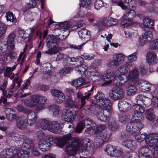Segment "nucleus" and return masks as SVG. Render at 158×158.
Listing matches in <instances>:
<instances>
[{"label":"nucleus","instance_id":"nucleus-1","mask_svg":"<svg viewBox=\"0 0 158 158\" xmlns=\"http://www.w3.org/2000/svg\"><path fill=\"white\" fill-rule=\"evenodd\" d=\"M33 147L32 140L27 138L23 143L20 150L15 147H11L8 149H5L1 152L2 157L6 158H28L29 151Z\"/></svg>","mask_w":158,"mask_h":158},{"label":"nucleus","instance_id":"nucleus-2","mask_svg":"<svg viewBox=\"0 0 158 158\" xmlns=\"http://www.w3.org/2000/svg\"><path fill=\"white\" fill-rule=\"evenodd\" d=\"M70 134H68L59 138L57 140V145L60 147L64 146L67 142L65 148V152L70 156H73L77 150L76 146L78 144L79 139L76 138L71 139Z\"/></svg>","mask_w":158,"mask_h":158},{"label":"nucleus","instance_id":"nucleus-3","mask_svg":"<svg viewBox=\"0 0 158 158\" xmlns=\"http://www.w3.org/2000/svg\"><path fill=\"white\" fill-rule=\"evenodd\" d=\"M143 113L134 112L132 114L133 120L127 123L126 129L130 133H134L139 131L143 127V124L140 122L144 119Z\"/></svg>","mask_w":158,"mask_h":158},{"label":"nucleus","instance_id":"nucleus-4","mask_svg":"<svg viewBox=\"0 0 158 158\" xmlns=\"http://www.w3.org/2000/svg\"><path fill=\"white\" fill-rule=\"evenodd\" d=\"M125 91L124 90L118 87H115L111 89L109 93V96L113 100H117L124 98Z\"/></svg>","mask_w":158,"mask_h":158},{"label":"nucleus","instance_id":"nucleus-5","mask_svg":"<svg viewBox=\"0 0 158 158\" xmlns=\"http://www.w3.org/2000/svg\"><path fill=\"white\" fill-rule=\"evenodd\" d=\"M95 126V123L93 120L89 118H86L83 121H80L79 123L76 127V131L77 132H81L84 127L86 126L91 127L92 130L94 131Z\"/></svg>","mask_w":158,"mask_h":158},{"label":"nucleus","instance_id":"nucleus-6","mask_svg":"<svg viewBox=\"0 0 158 158\" xmlns=\"http://www.w3.org/2000/svg\"><path fill=\"white\" fill-rule=\"evenodd\" d=\"M107 154L111 157H118L123 154L122 150L120 149L117 150L115 147L108 144L105 149Z\"/></svg>","mask_w":158,"mask_h":158},{"label":"nucleus","instance_id":"nucleus-7","mask_svg":"<svg viewBox=\"0 0 158 158\" xmlns=\"http://www.w3.org/2000/svg\"><path fill=\"white\" fill-rule=\"evenodd\" d=\"M63 127V123L60 121H56L52 122L49 124L48 130L55 133H59Z\"/></svg>","mask_w":158,"mask_h":158},{"label":"nucleus","instance_id":"nucleus-8","mask_svg":"<svg viewBox=\"0 0 158 158\" xmlns=\"http://www.w3.org/2000/svg\"><path fill=\"white\" fill-rule=\"evenodd\" d=\"M125 58V56L123 54H117L114 55L113 57V60L111 61L107 64V66L110 67L114 66H118L122 61H123Z\"/></svg>","mask_w":158,"mask_h":158},{"label":"nucleus","instance_id":"nucleus-9","mask_svg":"<svg viewBox=\"0 0 158 158\" xmlns=\"http://www.w3.org/2000/svg\"><path fill=\"white\" fill-rule=\"evenodd\" d=\"M152 38V34L151 31L147 30L140 36L139 39V44L143 45L148 42L150 41Z\"/></svg>","mask_w":158,"mask_h":158},{"label":"nucleus","instance_id":"nucleus-10","mask_svg":"<svg viewBox=\"0 0 158 158\" xmlns=\"http://www.w3.org/2000/svg\"><path fill=\"white\" fill-rule=\"evenodd\" d=\"M158 142V135L156 133H152L146 135L145 143L149 146H151L157 144Z\"/></svg>","mask_w":158,"mask_h":158},{"label":"nucleus","instance_id":"nucleus-11","mask_svg":"<svg viewBox=\"0 0 158 158\" xmlns=\"http://www.w3.org/2000/svg\"><path fill=\"white\" fill-rule=\"evenodd\" d=\"M38 95H33L30 98V101L28 99L25 100L24 103L26 105L29 107L36 106L37 107L39 104Z\"/></svg>","mask_w":158,"mask_h":158},{"label":"nucleus","instance_id":"nucleus-12","mask_svg":"<svg viewBox=\"0 0 158 158\" xmlns=\"http://www.w3.org/2000/svg\"><path fill=\"white\" fill-rule=\"evenodd\" d=\"M60 26V29L61 30V31L63 33V39H65L69 34L70 30L69 28L71 27V25L69 22H65L61 23Z\"/></svg>","mask_w":158,"mask_h":158},{"label":"nucleus","instance_id":"nucleus-13","mask_svg":"<svg viewBox=\"0 0 158 158\" xmlns=\"http://www.w3.org/2000/svg\"><path fill=\"white\" fill-rule=\"evenodd\" d=\"M149 146H143L139 149L138 156L139 158H151L149 152H151Z\"/></svg>","mask_w":158,"mask_h":158},{"label":"nucleus","instance_id":"nucleus-14","mask_svg":"<svg viewBox=\"0 0 158 158\" xmlns=\"http://www.w3.org/2000/svg\"><path fill=\"white\" fill-rule=\"evenodd\" d=\"M132 64L131 62H127L124 63L123 64L119 67L118 69L115 71V73H118L121 75L126 74L130 71V68L128 66H131Z\"/></svg>","mask_w":158,"mask_h":158},{"label":"nucleus","instance_id":"nucleus-15","mask_svg":"<svg viewBox=\"0 0 158 158\" xmlns=\"http://www.w3.org/2000/svg\"><path fill=\"white\" fill-rule=\"evenodd\" d=\"M106 137L107 135L105 132L98 134L94 139V144H96L97 147L101 146L106 141Z\"/></svg>","mask_w":158,"mask_h":158},{"label":"nucleus","instance_id":"nucleus-16","mask_svg":"<svg viewBox=\"0 0 158 158\" xmlns=\"http://www.w3.org/2000/svg\"><path fill=\"white\" fill-rule=\"evenodd\" d=\"M27 114V124L30 126L34 124L37 119L35 112L28 110L26 113Z\"/></svg>","mask_w":158,"mask_h":158},{"label":"nucleus","instance_id":"nucleus-17","mask_svg":"<svg viewBox=\"0 0 158 158\" xmlns=\"http://www.w3.org/2000/svg\"><path fill=\"white\" fill-rule=\"evenodd\" d=\"M51 143L44 139H41L39 142V148L42 151L45 152L49 149Z\"/></svg>","mask_w":158,"mask_h":158},{"label":"nucleus","instance_id":"nucleus-18","mask_svg":"<svg viewBox=\"0 0 158 158\" xmlns=\"http://www.w3.org/2000/svg\"><path fill=\"white\" fill-rule=\"evenodd\" d=\"M135 100L137 103H142L145 106L149 105L151 102L150 98L141 94H139L136 96Z\"/></svg>","mask_w":158,"mask_h":158},{"label":"nucleus","instance_id":"nucleus-19","mask_svg":"<svg viewBox=\"0 0 158 158\" xmlns=\"http://www.w3.org/2000/svg\"><path fill=\"white\" fill-rule=\"evenodd\" d=\"M118 105L119 110L123 111L129 110L131 107V105L130 104L124 101H119Z\"/></svg>","mask_w":158,"mask_h":158},{"label":"nucleus","instance_id":"nucleus-20","mask_svg":"<svg viewBox=\"0 0 158 158\" xmlns=\"http://www.w3.org/2000/svg\"><path fill=\"white\" fill-rule=\"evenodd\" d=\"M139 89L142 92H145L150 90L151 87L150 84L148 81L144 80H141L140 85L139 86Z\"/></svg>","mask_w":158,"mask_h":158},{"label":"nucleus","instance_id":"nucleus-21","mask_svg":"<svg viewBox=\"0 0 158 158\" xmlns=\"http://www.w3.org/2000/svg\"><path fill=\"white\" fill-rule=\"evenodd\" d=\"M142 24V27L144 29L148 28L152 29L154 28V22L150 19L144 18L143 20ZM144 30H145V29Z\"/></svg>","mask_w":158,"mask_h":158},{"label":"nucleus","instance_id":"nucleus-22","mask_svg":"<svg viewBox=\"0 0 158 158\" xmlns=\"http://www.w3.org/2000/svg\"><path fill=\"white\" fill-rule=\"evenodd\" d=\"M147 62L148 63H155L158 61L156 55L153 52H148L146 55Z\"/></svg>","mask_w":158,"mask_h":158},{"label":"nucleus","instance_id":"nucleus-23","mask_svg":"<svg viewBox=\"0 0 158 158\" xmlns=\"http://www.w3.org/2000/svg\"><path fill=\"white\" fill-rule=\"evenodd\" d=\"M78 34L81 39H84L85 40H87L90 37L89 32L85 28V27H83L78 31Z\"/></svg>","mask_w":158,"mask_h":158},{"label":"nucleus","instance_id":"nucleus-24","mask_svg":"<svg viewBox=\"0 0 158 158\" xmlns=\"http://www.w3.org/2000/svg\"><path fill=\"white\" fill-rule=\"evenodd\" d=\"M38 96L39 104L35 110L37 111H40L44 109V104L46 102L47 100V98L45 96L41 95H39Z\"/></svg>","mask_w":158,"mask_h":158},{"label":"nucleus","instance_id":"nucleus-25","mask_svg":"<svg viewBox=\"0 0 158 158\" xmlns=\"http://www.w3.org/2000/svg\"><path fill=\"white\" fill-rule=\"evenodd\" d=\"M75 117V114H73V112L69 109L66 110L65 114L63 116L65 121L69 122L73 121Z\"/></svg>","mask_w":158,"mask_h":158},{"label":"nucleus","instance_id":"nucleus-26","mask_svg":"<svg viewBox=\"0 0 158 158\" xmlns=\"http://www.w3.org/2000/svg\"><path fill=\"white\" fill-rule=\"evenodd\" d=\"M123 145L131 150H133L136 147V143L135 141L132 140H125L123 142Z\"/></svg>","mask_w":158,"mask_h":158},{"label":"nucleus","instance_id":"nucleus-27","mask_svg":"<svg viewBox=\"0 0 158 158\" xmlns=\"http://www.w3.org/2000/svg\"><path fill=\"white\" fill-rule=\"evenodd\" d=\"M49 124L48 121L44 119L40 120L37 124V127L44 130L47 129L48 130V127Z\"/></svg>","mask_w":158,"mask_h":158},{"label":"nucleus","instance_id":"nucleus-28","mask_svg":"<svg viewBox=\"0 0 158 158\" xmlns=\"http://www.w3.org/2000/svg\"><path fill=\"white\" fill-rule=\"evenodd\" d=\"M144 115L146 118L149 121H152L155 117L154 110L152 108L146 110L145 111Z\"/></svg>","mask_w":158,"mask_h":158},{"label":"nucleus","instance_id":"nucleus-29","mask_svg":"<svg viewBox=\"0 0 158 158\" xmlns=\"http://www.w3.org/2000/svg\"><path fill=\"white\" fill-rule=\"evenodd\" d=\"M15 37V34L13 33H11L7 37L6 44L12 50L14 48V40Z\"/></svg>","mask_w":158,"mask_h":158},{"label":"nucleus","instance_id":"nucleus-30","mask_svg":"<svg viewBox=\"0 0 158 158\" xmlns=\"http://www.w3.org/2000/svg\"><path fill=\"white\" fill-rule=\"evenodd\" d=\"M104 26H110L116 24L118 23L117 19L110 18H105L102 20Z\"/></svg>","mask_w":158,"mask_h":158},{"label":"nucleus","instance_id":"nucleus-31","mask_svg":"<svg viewBox=\"0 0 158 158\" xmlns=\"http://www.w3.org/2000/svg\"><path fill=\"white\" fill-rule=\"evenodd\" d=\"M89 86H91L92 88L90 90H89V91L88 92L85 93V96L84 97L83 99H82V100H81V105L80 106L78 107V110H77V111L79 110H81L82 108L85 105L86 103V102L85 101V99H88L91 95V94L90 92H91L93 91L94 88V86L92 84L90 85Z\"/></svg>","mask_w":158,"mask_h":158},{"label":"nucleus","instance_id":"nucleus-32","mask_svg":"<svg viewBox=\"0 0 158 158\" xmlns=\"http://www.w3.org/2000/svg\"><path fill=\"white\" fill-rule=\"evenodd\" d=\"M62 47L55 45L45 51V53L50 55L54 54L57 53L59 51L62 50Z\"/></svg>","mask_w":158,"mask_h":158},{"label":"nucleus","instance_id":"nucleus-33","mask_svg":"<svg viewBox=\"0 0 158 158\" xmlns=\"http://www.w3.org/2000/svg\"><path fill=\"white\" fill-rule=\"evenodd\" d=\"M139 75V72L136 69L131 70L127 77L126 76L127 80H133V79L138 78Z\"/></svg>","mask_w":158,"mask_h":158},{"label":"nucleus","instance_id":"nucleus-34","mask_svg":"<svg viewBox=\"0 0 158 158\" xmlns=\"http://www.w3.org/2000/svg\"><path fill=\"white\" fill-rule=\"evenodd\" d=\"M104 94L102 92H99L94 97V99L93 101L94 103L98 106V104H100L102 100L104 99Z\"/></svg>","mask_w":158,"mask_h":158},{"label":"nucleus","instance_id":"nucleus-35","mask_svg":"<svg viewBox=\"0 0 158 158\" xmlns=\"http://www.w3.org/2000/svg\"><path fill=\"white\" fill-rule=\"evenodd\" d=\"M102 100L100 104H98V106L101 107L103 106L104 108H111L112 103L110 100L106 98H104Z\"/></svg>","mask_w":158,"mask_h":158},{"label":"nucleus","instance_id":"nucleus-36","mask_svg":"<svg viewBox=\"0 0 158 158\" xmlns=\"http://www.w3.org/2000/svg\"><path fill=\"white\" fill-rule=\"evenodd\" d=\"M121 75V74H120V73L119 74V73H115V72L114 74V77L115 79V80L114 81V82L116 85H118L119 86H121L124 85V84L122 82L120 83L119 82V83H118L117 82H116V81L117 80H119L120 81L123 80L124 78Z\"/></svg>","mask_w":158,"mask_h":158},{"label":"nucleus","instance_id":"nucleus-37","mask_svg":"<svg viewBox=\"0 0 158 158\" xmlns=\"http://www.w3.org/2000/svg\"><path fill=\"white\" fill-rule=\"evenodd\" d=\"M108 127L111 131H116L118 129V127L116 122L114 120L110 121L108 122Z\"/></svg>","mask_w":158,"mask_h":158},{"label":"nucleus","instance_id":"nucleus-38","mask_svg":"<svg viewBox=\"0 0 158 158\" xmlns=\"http://www.w3.org/2000/svg\"><path fill=\"white\" fill-rule=\"evenodd\" d=\"M7 118L11 120L15 119L16 118L15 114H13V110L10 108H7L5 110Z\"/></svg>","mask_w":158,"mask_h":158},{"label":"nucleus","instance_id":"nucleus-39","mask_svg":"<svg viewBox=\"0 0 158 158\" xmlns=\"http://www.w3.org/2000/svg\"><path fill=\"white\" fill-rule=\"evenodd\" d=\"M132 109L134 112L143 113L144 111V107L139 103L135 104L133 105Z\"/></svg>","mask_w":158,"mask_h":158},{"label":"nucleus","instance_id":"nucleus-40","mask_svg":"<svg viewBox=\"0 0 158 158\" xmlns=\"http://www.w3.org/2000/svg\"><path fill=\"white\" fill-rule=\"evenodd\" d=\"M48 109L49 111L52 112L54 116L58 115L59 112V107L58 106L55 105H50L48 106Z\"/></svg>","mask_w":158,"mask_h":158},{"label":"nucleus","instance_id":"nucleus-41","mask_svg":"<svg viewBox=\"0 0 158 158\" xmlns=\"http://www.w3.org/2000/svg\"><path fill=\"white\" fill-rule=\"evenodd\" d=\"M87 65L85 63H83L80 65H77L76 66V70L80 74H83L87 69Z\"/></svg>","mask_w":158,"mask_h":158},{"label":"nucleus","instance_id":"nucleus-42","mask_svg":"<svg viewBox=\"0 0 158 158\" xmlns=\"http://www.w3.org/2000/svg\"><path fill=\"white\" fill-rule=\"evenodd\" d=\"M1 91L2 92L3 96L1 97L0 99V104L2 102L5 106H8L9 103L7 102V99L6 97L7 94V91L5 90Z\"/></svg>","mask_w":158,"mask_h":158},{"label":"nucleus","instance_id":"nucleus-43","mask_svg":"<svg viewBox=\"0 0 158 158\" xmlns=\"http://www.w3.org/2000/svg\"><path fill=\"white\" fill-rule=\"evenodd\" d=\"M136 15L134 11L131 10H126L125 14L123 16V18L125 17H128V18L131 19L134 18Z\"/></svg>","mask_w":158,"mask_h":158},{"label":"nucleus","instance_id":"nucleus-44","mask_svg":"<svg viewBox=\"0 0 158 158\" xmlns=\"http://www.w3.org/2000/svg\"><path fill=\"white\" fill-rule=\"evenodd\" d=\"M46 40L48 46L54 43L55 44L57 42L56 38L55 37L51 35H48Z\"/></svg>","mask_w":158,"mask_h":158},{"label":"nucleus","instance_id":"nucleus-45","mask_svg":"<svg viewBox=\"0 0 158 158\" xmlns=\"http://www.w3.org/2000/svg\"><path fill=\"white\" fill-rule=\"evenodd\" d=\"M16 123L17 127L20 129H23L26 127V123L23 119L18 118Z\"/></svg>","mask_w":158,"mask_h":158},{"label":"nucleus","instance_id":"nucleus-46","mask_svg":"<svg viewBox=\"0 0 158 158\" xmlns=\"http://www.w3.org/2000/svg\"><path fill=\"white\" fill-rule=\"evenodd\" d=\"M84 82V79L82 77H79L78 79L72 81V83L76 87H78L81 85Z\"/></svg>","mask_w":158,"mask_h":158},{"label":"nucleus","instance_id":"nucleus-47","mask_svg":"<svg viewBox=\"0 0 158 158\" xmlns=\"http://www.w3.org/2000/svg\"><path fill=\"white\" fill-rule=\"evenodd\" d=\"M105 128V126L104 125H98L95 126V130L94 133L98 135L102 133L101 132L103 131Z\"/></svg>","mask_w":158,"mask_h":158},{"label":"nucleus","instance_id":"nucleus-48","mask_svg":"<svg viewBox=\"0 0 158 158\" xmlns=\"http://www.w3.org/2000/svg\"><path fill=\"white\" fill-rule=\"evenodd\" d=\"M77 148V150L80 152L85 151L86 150L87 146L86 144L84 143H81L79 140V143L78 145H76Z\"/></svg>","mask_w":158,"mask_h":158},{"label":"nucleus","instance_id":"nucleus-49","mask_svg":"<svg viewBox=\"0 0 158 158\" xmlns=\"http://www.w3.org/2000/svg\"><path fill=\"white\" fill-rule=\"evenodd\" d=\"M126 17L123 18V16L122 18L121 25L124 27L128 26L132 24V21L129 19H126Z\"/></svg>","mask_w":158,"mask_h":158},{"label":"nucleus","instance_id":"nucleus-50","mask_svg":"<svg viewBox=\"0 0 158 158\" xmlns=\"http://www.w3.org/2000/svg\"><path fill=\"white\" fill-rule=\"evenodd\" d=\"M130 118V116L128 114H123L120 115L119 118V121L121 123H125L128 121Z\"/></svg>","mask_w":158,"mask_h":158},{"label":"nucleus","instance_id":"nucleus-51","mask_svg":"<svg viewBox=\"0 0 158 158\" xmlns=\"http://www.w3.org/2000/svg\"><path fill=\"white\" fill-rule=\"evenodd\" d=\"M72 69V68L69 67L64 68L60 69L59 73L60 76H62L69 73Z\"/></svg>","mask_w":158,"mask_h":158},{"label":"nucleus","instance_id":"nucleus-52","mask_svg":"<svg viewBox=\"0 0 158 158\" xmlns=\"http://www.w3.org/2000/svg\"><path fill=\"white\" fill-rule=\"evenodd\" d=\"M91 3V0H80L79 5L80 7L87 8Z\"/></svg>","mask_w":158,"mask_h":158},{"label":"nucleus","instance_id":"nucleus-53","mask_svg":"<svg viewBox=\"0 0 158 158\" xmlns=\"http://www.w3.org/2000/svg\"><path fill=\"white\" fill-rule=\"evenodd\" d=\"M126 91L127 94L131 96L135 93L136 91V89L135 86L130 85L127 88Z\"/></svg>","mask_w":158,"mask_h":158},{"label":"nucleus","instance_id":"nucleus-54","mask_svg":"<svg viewBox=\"0 0 158 158\" xmlns=\"http://www.w3.org/2000/svg\"><path fill=\"white\" fill-rule=\"evenodd\" d=\"M7 28V27L4 23L0 22V38L4 34Z\"/></svg>","mask_w":158,"mask_h":158},{"label":"nucleus","instance_id":"nucleus-55","mask_svg":"<svg viewBox=\"0 0 158 158\" xmlns=\"http://www.w3.org/2000/svg\"><path fill=\"white\" fill-rule=\"evenodd\" d=\"M150 47L152 49H158V39L154 40L150 43Z\"/></svg>","mask_w":158,"mask_h":158},{"label":"nucleus","instance_id":"nucleus-56","mask_svg":"<svg viewBox=\"0 0 158 158\" xmlns=\"http://www.w3.org/2000/svg\"><path fill=\"white\" fill-rule=\"evenodd\" d=\"M6 17L7 21L11 22H13L15 19L12 13L10 11L6 13Z\"/></svg>","mask_w":158,"mask_h":158},{"label":"nucleus","instance_id":"nucleus-57","mask_svg":"<svg viewBox=\"0 0 158 158\" xmlns=\"http://www.w3.org/2000/svg\"><path fill=\"white\" fill-rule=\"evenodd\" d=\"M97 116L98 119L101 121L105 122L107 120V117L102 111L98 113Z\"/></svg>","mask_w":158,"mask_h":158},{"label":"nucleus","instance_id":"nucleus-58","mask_svg":"<svg viewBox=\"0 0 158 158\" xmlns=\"http://www.w3.org/2000/svg\"><path fill=\"white\" fill-rule=\"evenodd\" d=\"M59 94V96H58L56 99V102L58 103H61L65 99V96L62 92L60 93Z\"/></svg>","mask_w":158,"mask_h":158},{"label":"nucleus","instance_id":"nucleus-59","mask_svg":"<svg viewBox=\"0 0 158 158\" xmlns=\"http://www.w3.org/2000/svg\"><path fill=\"white\" fill-rule=\"evenodd\" d=\"M103 6V2L102 0H97L94 3L95 9L97 10L100 9Z\"/></svg>","mask_w":158,"mask_h":158},{"label":"nucleus","instance_id":"nucleus-60","mask_svg":"<svg viewBox=\"0 0 158 158\" xmlns=\"http://www.w3.org/2000/svg\"><path fill=\"white\" fill-rule=\"evenodd\" d=\"M65 103L69 107H73L75 108H76L77 107L74 104V102L70 98L66 99Z\"/></svg>","mask_w":158,"mask_h":158},{"label":"nucleus","instance_id":"nucleus-61","mask_svg":"<svg viewBox=\"0 0 158 158\" xmlns=\"http://www.w3.org/2000/svg\"><path fill=\"white\" fill-rule=\"evenodd\" d=\"M134 33L133 30L131 29H129L125 31L126 37L128 38H130L133 37Z\"/></svg>","mask_w":158,"mask_h":158},{"label":"nucleus","instance_id":"nucleus-62","mask_svg":"<svg viewBox=\"0 0 158 158\" xmlns=\"http://www.w3.org/2000/svg\"><path fill=\"white\" fill-rule=\"evenodd\" d=\"M85 24L82 22H78L76 24L72 27V29L73 30H75L77 29L81 28V27H85Z\"/></svg>","mask_w":158,"mask_h":158},{"label":"nucleus","instance_id":"nucleus-63","mask_svg":"<svg viewBox=\"0 0 158 158\" xmlns=\"http://www.w3.org/2000/svg\"><path fill=\"white\" fill-rule=\"evenodd\" d=\"M146 135L144 134H137L135 136V139L139 142H141L145 139Z\"/></svg>","mask_w":158,"mask_h":158},{"label":"nucleus","instance_id":"nucleus-64","mask_svg":"<svg viewBox=\"0 0 158 158\" xmlns=\"http://www.w3.org/2000/svg\"><path fill=\"white\" fill-rule=\"evenodd\" d=\"M139 70L142 75H144L146 73L147 69L143 64H141L139 68Z\"/></svg>","mask_w":158,"mask_h":158}]
</instances>
